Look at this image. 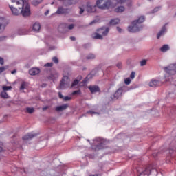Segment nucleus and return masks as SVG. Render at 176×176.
Masks as SVG:
<instances>
[{"instance_id": "1", "label": "nucleus", "mask_w": 176, "mask_h": 176, "mask_svg": "<svg viewBox=\"0 0 176 176\" xmlns=\"http://www.w3.org/2000/svg\"><path fill=\"white\" fill-rule=\"evenodd\" d=\"M14 6H9V8L14 16H19L21 13L23 17H28L31 15L30 4L26 0H11Z\"/></svg>"}, {"instance_id": "2", "label": "nucleus", "mask_w": 176, "mask_h": 176, "mask_svg": "<svg viewBox=\"0 0 176 176\" xmlns=\"http://www.w3.org/2000/svg\"><path fill=\"white\" fill-rule=\"evenodd\" d=\"M164 69L166 72L164 77L166 82H171V78H173L172 76L175 75L176 74V65H170L169 66L164 67Z\"/></svg>"}, {"instance_id": "3", "label": "nucleus", "mask_w": 176, "mask_h": 176, "mask_svg": "<svg viewBox=\"0 0 176 176\" xmlns=\"http://www.w3.org/2000/svg\"><path fill=\"white\" fill-rule=\"evenodd\" d=\"M95 144H98L97 145H93L92 149H94V151H101V149H104L106 148V145L109 144V141L101 139L100 138H97L94 140Z\"/></svg>"}, {"instance_id": "4", "label": "nucleus", "mask_w": 176, "mask_h": 176, "mask_svg": "<svg viewBox=\"0 0 176 176\" xmlns=\"http://www.w3.org/2000/svg\"><path fill=\"white\" fill-rule=\"evenodd\" d=\"M96 6L98 9L102 10H107L112 6V1L111 0H97Z\"/></svg>"}, {"instance_id": "5", "label": "nucleus", "mask_w": 176, "mask_h": 176, "mask_svg": "<svg viewBox=\"0 0 176 176\" xmlns=\"http://www.w3.org/2000/svg\"><path fill=\"white\" fill-rule=\"evenodd\" d=\"M143 28L142 25H138V23H134V21L132 23L131 26L128 27L129 32H138V31H141Z\"/></svg>"}, {"instance_id": "6", "label": "nucleus", "mask_w": 176, "mask_h": 176, "mask_svg": "<svg viewBox=\"0 0 176 176\" xmlns=\"http://www.w3.org/2000/svg\"><path fill=\"white\" fill-rule=\"evenodd\" d=\"M69 82H71V80H69V78L68 76H64L62 78V80L60 81V84L59 86V89H65L68 85H69Z\"/></svg>"}, {"instance_id": "7", "label": "nucleus", "mask_w": 176, "mask_h": 176, "mask_svg": "<svg viewBox=\"0 0 176 176\" xmlns=\"http://www.w3.org/2000/svg\"><path fill=\"white\" fill-rule=\"evenodd\" d=\"M69 13H71V8H64L63 6H59L55 14H68Z\"/></svg>"}, {"instance_id": "8", "label": "nucleus", "mask_w": 176, "mask_h": 176, "mask_svg": "<svg viewBox=\"0 0 176 176\" xmlns=\"http://www.w3.org/2000/svg\"><path fill=\"white\" fill-rule=\"evenodd\" d=\"M85 6V10L88 13H94L96 12V6H93L91 2H87Z\"/></svg>"}, {"instance_id": "9", "label": "nucleus", "mask_w": 176, "mask_h": 176, "mask_svg": "<svg viewBox=\"0 0 176 176\" xmlns=\"http://www.w3.org/2000/svg\"><path fill=\"white\" fill-rule=\"evenodd\" d=\"M126 90V86H122L120 87L114 94V98H120L122 97V94H123V91Z\"/></svg>"}, {"instance_id": "10", "label": "nucleus", "mask_w": 176, "mask_h": 176, "mask_svg": "<svg viewBox=\"0 0 176 176\" xmlns=\"http://www.w3.org/2000/svg\"><path fill=\"white\" fill-rule=\"evenodd\" d=\"M96 32H98L102 36H107L109 32V28H102L98 29Z\"/></svg>"}, {"instance_id": "11", "label": "nucleus", "mask_w": 176, "mask_h": 176, "mask_svg": "<svg viewBox=\"0 0 176 176\" xmlns=\"http://www.w3.org/2000/svg\"><path fill=\"white\" fill-rule=\"evenodd\" d=\"M76 3V0H63V5L66 8H68V6H72V5H75Z\"/></svg>"}, {"instance_id": "12", "label": "nucleus", "mask_w": 176, "mask_h": 176, "mask_svg": "<svg viewBox=\"0 0 176 176\" xmlns=\"http://www.w3.org/2000/svg\"><path fill=\"white\" fill-rule=\"evenodd\" d=\"M150 87H157L158 86H162L160 81L157 80H151L149 82Z\"/></svg>"}, {"instance_id": "13", "label": "nucleus", "mask_w": 176, "mask_h": 176, "mask_svg": "<svg viewBox=\"0 0 176 176\" xmlns=\"http://www.w3.org/2000/svg\"><path fill=\"white\" fill-rule=\"evenodd\" d=\"M58 31L61 33V34H65V32H67V24L65 23H62L60 25H59L58 28Z\"/></svg>"}, {"instance_id": "14", "label": "nucleus", "mask_w": 176, "mask_h": 176, "mask_svg": "<svg viewBox=\"0 0 176 176\" xmlns=\"http://www.w3.org/2000/svg\"><path fill=\"white\" fill-rule=\"evenodd\" d=\"M88 89L92 94L94 93H98V91H100V87L97 85H90L88 87Z\"/></svg>"}, {"instance_id": "15", "label": "nucleus", "mask_w": 176, "mask_h": 176, "mask_svg": "<svg viewBox=\"0 0 176 176\" xmlns=\"http://www.w3.org/2000/svg\"><path fill=\"white\" fill-rule=\"evenodd\" d=\"M38 135L36 133H28L25 136L23 137V140L24 141H30V140H32V138H35Z\"/></svg>"}, {"instance_id": "16", "label": "nucleus", "mask_w": 176, "mask_h": 176, "mask_svg": "<svg viewBox=\"0 0 176 176\" xmlns=\"http://www.w3.org/2000/svg\"><path fill=\"white\" fill-rule=\"evenodd\" d=\"M69 107V105H68V104L58 106L55 108V111L56 112H63V111H65V109H67V108H68Z\"/></svg>"}, {"instance_id": "17", "label": "nucleus", "mask_w": 176, "mask_h": 176, "mask_svg": "<svg viewBox=\"0 0 176 176\" xmlns=\"http://www.w3.org/2000/svg\"><path fill=\"white\" fill-rule=\"evenodd\" d=\"M39 72H41V69L39 68H32L29 70V74L30 75L32 76H35V75H38V74H39Z\"/></svg>"}, {"instance_id": "18", "label": "nucleus", "mask_w": 176, "mask_h": 176, "mask_svg": "<svg viewBox=\"0 0 176 176\" xmlns=\"http://www.w3.org/2000/svg\"><path fill=\"white\" fill-rule=\"evenodd\" d=\"M32 30H33V31H34V32H39V31L41 30V23H35L33 25Z\"/></svg>"}, {"instance_id": "19", "label": "nucleus", "mask_w": 176, "mask_h": 176, "mask_svg": "<svg viewBox=\"0 0 176 176\" xmlns=\"http://www.w3.org/2000/svg\"><path fill=\"white\" fill-rule=\"evenodd\" d=\"M125 10H126V8H124V6H120L117 7L114 10V12H116V13H123V12H124Z\"/></svg>"}, {"instance_id": "20", "label": "nucleus", "mask_w": 176, "mask_h": 176, "mask_svg": "<svg viewBox=\"0 0 176 176\" xmlns=\"http://www.w3.org/2000/svg\"><path fill=\"white\" fill-rule=\"evenodd\" d=\"M167 31V29H166V25L163 26L160 32L157 34V39L160 38V36H162V35H164V33Z\"/></svg>"}, {"instance_id": "21", "label": "nucleus", "mask_w": 176, "mask_h": 176, "mask_svg": "<svg viewBox=\"0 0 176 176\" xmlns=\"http://www.w3.org/2000/svg\"><path fill=\"white\" fill-rule=\"evenodd\" d=\"M144 21H145V16H144L139 17L138 20L133 21L134 24H135L136 23L138 25L141 24V23H144Z\"/></svg>"}, {"instance_id": "22", "label": "nucleus", "mask_w": 176, "mask_h": 176, "mask_svg": "<svg viewBox=\"0 0 176 176\" xmlns=\"http://www.w3.org/2000/svg\"><path fill=\"white\" fill-rule=\"evenodd\" d=\"M92 38L94 39H102V36L98 32H96L92 34Z\"/></svg>"}, {"instance_id": "23", "label": "nucleus", "mask_w": 176, "mask_h": 176, "mask_svg": "<svg viewBox=\"0 0 176 176\" xmlns=\"http://www.w3.org/2000/svg\"><path fill=\"white\" fill-rule=\"evenodd\" d=\"M161 52L163 53H166L167 50H170V46L168 45H164L161 48H160Z\"/></svg>"}, {"instance_id": "24", "label": "nucleus", "mask_w": 176, "mask_h": 176, "mask_svg": "<svg viewBox=\"0 0 176 176\" xmlns=\"http://www.w3.org/2000/svg\"><path fill=\"white\" fill-rule=\"evenodd\" d=\"M120 23V20L119 19H111L110 21L111 25H116V24H119Z\"/></svg>"}, {"instance_id": "25", "label": "nucleus", "mask_w": 176, "mask_h": 176, "mask_svg": "<svg viewBox=\"0 0 176 176\" xmlns=\"http://www.w3.org/2000/svg\"><path fill=\"white\" fill-rule=\"evenodd\" d=\"M43 2V0H32V5L33 6H38V5H40V3H42Z\"/></svg>"}, {"instance_id": "26", "label": "nucleus", "mask_w": 176, "mask_h": 176, "mask_svg": "<svg viewBox=\"0 0 176 176\" xmlns=\"http://www.w3.org/2000/svg\"><path fill=\"white\" fill-rule=\"evenodd\" d=\"M79 11L78 13L79 14H83L85 13V9L86 10V7L85 6H80L78 7Z\"/></svg>"}, {"instance_id": "27", "label": "nucleus", "mask_w": 176, "mask_h": 176, "mask_svg": "<svg viewBox=\"0 0 176 176\" xmlns=\"http://www.w3.org/2000/svg\"><path fill=\"white\" fill-rule=\"evenodd\" d=\"M26 112H28V113H34L35 112V109H34V107H27Z\"/></svg>"}, {"instance_id": "28", "label": "nucleus", "mask_w": 176, "mask_h": 176, "mask_svg": "<svg viewBox=\"0 0 176 176\" xmlns=\"http://www.w3.org/2000/svg\"><path fill=\"white\" fill-rule=\"evenodd\" d=\"M0 96L2 97V98H9V95H8V93H6L5 91H2Z\"/></svg>"}, {"instance_id": "29", "label": "nucleus", "mask_w": 176, "mask_h": 176, "mask_svg": "<svg viewBox=\"0 0 176 176\" xmlns=\"http://www.w3.org/2000/svg\"><path fill=\"white\" fill-rule=\"evenodd\" d=\"M96 58V55L94 54H89L87 56V60H94Z\"/></svg>"}, {"instance_id": "30", "label": "nucleus", "mask_w": 176, "mask_h": 176, "mask_svg": "<svg viewBox=\"0 0 176 176\" xmlns=\"http://www.w3.org/2000/svg\"><path fill=\"white\" fill-rule=\"evenodd\" d=\"M24 89H27V82H23L20 87V90H24Z\"/></svg>"}, {"instance_id": "31", "label": "nucleus", "mask_w": 176, "mask_h": 176, "mask_svg": "<svg viewBox=\"0 0 176 176\" xmlns=\"http://www.w3.org/2000/svg\"><path fill=\"white\" fill-rule=\"evenodd\" d=\"M125 3H126V6H128V8H131V6H133V0H126Z\"/></svg>"}, {"instance_id": "32", "label": "nucleus", "mask_w": 176, "mask_h": 176, "mask_svg": "<svg viewBox=\"0 0 176 176\" xmlns=\"http://www.w3.org/2000/svg\"><path fill=\"white\" fill-rule=\"evenodd\" d=\"M3 91H8V90H12V86H3Z\"/></svg>"}, {"instance_id": "33", "label": "nucleus", "mask_w": 176, "mask_h": 176, "mask_svg": "<svg viewBox=\"0 0 176 176\" xmlns=\"http://www.w3.org/2000/svg\"><path fill=\"white\" fill-rule=\"evenodd\" d=\"M79 83V80L76 79L73 81L72 84V87H75V86H77V85Z\"/></svg>"}, {"instance_id": "34", "label": "nucleus", "mask_w": 176, "mask_h": 176, "mask_svg": "<svg viewBox=\"0 0 176 176\" xmlns=\"http://www.w3.org/2000/svg\"><path fill=\"white\" fill-rule=\"evenodd\" d=\"M82 91H80V90H77V91H74L72 92V96H76V95H79L81 94Z\"/></svg>"}, {"instance_id": "35", "label": "nucleus", "mask_w": 176, "mask_h": 176, "mask_svg": "<svg viewBox=\"0 0 176 176\" xmlns=\"http://www.w3.org/2000/svg\"><path fill=\"white\" fill-rule=\"evenodd\" d=\"M117 3H119V5H123V3H126V1L127 0H116Z\"/></svg>"}, {"instance_id": "36", "label": "nucleus", "mask_w": 176, "mask_h": 176, "mask_svg": "<svg viewBox=\"0 0 176 176\" xmlns=\"http://www.w3.org/2000/svg\"><path fill=\"white\" fill-rule=\"evenodd\" d=\"M71 100H72V97H69V96H65L63 98V101H71Z\"/></svg>"}, {"instance_id": "37", "label": "nucleus", "mask_w": 176, "mask_h": 176, "mask_svg": "<svg viewBox=\"0 0 176 176\" xmlns=\"http://www.w3.org/2000/svg\"><path fill=\"white\" fill-rule=\"evenodd\" d=\"M131 82L130 78H127L124 80L125 85H129Z\"/></svg>"}, {"instance_id": "38", "label": "nucleus", "mask_w": 176, "mask_h": 176, "mask_svg": "<svg viewBox=\"0 0 176 176\" xmlns=\"http://www.w3.org/2000/svg\"><path fill=\"white\" fill-rule=\"evenodd\" d=\"M151 171H152V170H151V168H146V170L144 172V174L146 175V174H148V173H149V174H151Z\"/></svg>"}, {"instance_id": "39", "label": "nucleus", "mask_w": 176, "mask_h": 176, "mask_svg": "<svg viewBox=\"0 0 176 176\" xmlns=\"http://www.w3.org/2000/svg\"><path fill=\"white\" fill-rule=\"evenodd\" d=\"M7 38H8V36H0V42H3V41H6Z\"/></svg>"}, {"instance_id": "40", "label": "nucleus", "mask_w": 176, "mask_h": 176, "mask_svg": "<svg viewBox=\"0 0 176 176\" xmlns=\"http://www.w3.org/2000/svg\"><path fill=\"white\" fill-rule=\"evenodd\" d=\"M140 65H141V67H144V65H146V60H142L140 62Z\"/></svg>"}, {"instance_id": "41", "label": "nucleus", "mask_w": 176, "mask_h": 176, "mask_svg": "<svg viewBox=\"0 0 176 176\" xmlns=\"http://www.w3.org/2000/svg\"><path fill=\"white\" fill-rule=\"evenodd\" d=\"M52 61H54V63H55V64H58V58L57 57H53Z\"/></svg>"}, {"instance_id": "42", "label": "nucleus", "mask_w": 176, "mask_h": 176, "mask_svg": "<svg viewBox=\"0 0 176 176\" xmlns=\"http://www.w3.org/2000/svg\"><path fill=\"white\" fill-rule=\"evenodd\" d=\"M131 79H134L135 78V72H132L131 75H130Z\"/></svg>"}, {"instance_id": "43", "label": "nucleus", "mask_w": 176, "mask_h": 176, "mask_svg": "<svg viewBox=\"0 0 176 176\" xmlns=\"http://www.w3.org/2000/svg\"><path fill=\"white\" fill-rule=\"evenodd\" d=\"M74 27H75L74 24H71L69 26H67V30H74Z\"/></svg>"}, {"instance_id": "44", "label": "nucleus", "mask_w": 176, "mask_h": 176, "mask_svg": "<svg viewBox=\"0 0 176 176\" xmlns=\"http://www.w3.org/2000/svg\"><path fill=\"white\" fill-rule=\"evenodd\" d=\"M44 67H53V63H47L44 65Z\"/></svg>"}, {"instance_id": "45", "label": "nucleus", "mask_w": 176, "mask_h": 176, "mask_svg": "<svg viewBox=\"0 0 176 176\" xmlns=\"http://www.w3.org/2000/svg\"><path fill=\"white\" fill-rule=\"evenodd\" d=\"M3 64H5V60L2 57H0V65H3Z\"/></svg>"}, {"instance_id": "46", "label": "nucleus", "mask_w": 176, "mask_h": 176, "mask_svg": "<svg viewBox=\"0 0 176 176\" xmlns=\"http://www.w3.org/2000/svg\"><path fill=\"white\" fill-rule=\"evenodd\" d=\"M4 71H6V68L3 67H0V74H2Z\"/></svg>"}, {"instance_id": "47", "label": "nucleus", "mask_w": 176, "mask_h": 176, "mask_svg": "<svg viewBox=\"0 0 176 176\" xmlns=\"http://www.w3.org/2000/svg\"><path fill=\"white\" fill-rule=\"evenodd\" d=\"M58 97L59 98L64 100V96H63V94H61V92H58Z\"/></svg>"}, {"instance_id": "48", "label": "nucleus", "mask_w": 176, "mask_h": 176, "mask_svg": "<svg viewBox=\"0 0 176 176\" xmlns=\"http://www.w3.org/2000/svg\"><path fill=\"white\" fill-rule=\"evenodd\" d=\"M116 67L119 69L122 68V63L119 62L118 63H117Z\"/></svg>"}, {"instance_id": "49", "label": "nucleus", "mask_w": 176, "mask_h": 176, "mask_svg": "<svg viewBox=\"0 0 176 176\" xmlns=\"http://www.w3.org/2000/svg\"><path fill=\"white\" fill-rule=\"evenodd\" d=\"M117 31H118V32H122V31H123V30H122V28L117 27Z\"/></svg>"}, {"instance_id": "50", "label": "nucleus", "mask_w": 176, "mask_h": 176, "mask_svg": "<svg viewBox=\"0 0 176 176\" xmlns=\"http://www.w3.org/2000/svg\"><path fill=\"white\" fill-rule=\"evenodd\" d=\"M87 113H91V115H93V114H96L97 113H96L94 111H87Z\"/></svg>"}, {"instance_id": "51", "label": "nucleus", "mask_w": 176, "mask_h": 176, "mask_svg": "<svg viewBox=\"0 0 176 176\" xmlns=\"http://www.w3.org/2000/svg\"><path fill=\"white\" fill-rule=\"evenodd\" d=\"M47 109H49V107L48 106L43 107V111H47Z\"/></svg>"}, {"instance_id": "52", "label": "nucleus", "mask_w": 176, "mask_h": 176, "mask_svg": "<svg viewBox=\"0 0 176 176\" xmlns=\"http://www.w3.org/2000/svg\"><path fill=\"white\" fill-rule=\"evenodd\" d=\"M50 12V10H47L45 12V16H47V14H49Z\"/></svg>"}, {"instance_id": "53", "label": "nucleus", "mask_w": 176, "mask_h": 176, "mask_svg": "<svg viewBox=\"0 0 176 176\" xmlns=\"http://www.w3.org/2000/svg\"><path fill=\"white\" fill-rule=\"evenodd\" d=\"M70 39L71 41H76V38L74 36H71Z\"/></svg>"}, {"instance_id": "54", "label": "nucleus", "mask_w": 176, "mask_h": 176, "mask_svg": "<svg viewBox=\"0 0 176 176\" xmlns=\"http://www.w3.org/2000/svg\"><path fill=\"white\" fill-rule=\"evenodd\" d=\"M3 151V148L0 146V153H2Z\"/></svg>"}, {"instance_id": "55", "label": "nucleus", "mask_w": 176, "mask_h": 176, "mask_svg": "<svg viewBox=\"0 0 176 176\" xmlns=\"http://www.w3.org/2000/svg\"><path fill=\"white\" fill-rule=\"evenodd\" d=\"M91 75H93V72H91V73L89 75H88L87 78H90Z\"/></svg>"}, {"instance_id": "56", "label": "nucleus", "mask_w": 176, "mask_h": 176, "mask_svg": "<svg viewBox=\"0 0 176 176\" xmlns=\"http://www.w3.org/2000/svg\"><path fill=\"white\" fill-rule=\"evenodd\" d=\"M16 72H17V71H16V70H14V71H12V72H11V74H16Z\"/></svg>"}, {"instance_id": "57", "label": "nucleus", "mask_w": 176, "mask_h": 176, "mask_svg": "<svg viewBox=\"0 0 176 176\" xmlns=\"http://www.w3.org/2000/svg\"><path fill=\"white\" fill-rule=\"evenodd\" d=\"M153 156H154V157H155V156H157V153H153Z\"/></svg>"}, {"instance_id": "58", "label": "nucleus", "mask_w": 176, "mask_h": 176, "mask_svg": "<svg viewBox=\"0 0 176 176\" xmlns=\"http://www.w3.org/2000/svg\"><path fill=\"white\" fill-rule=\"evenodd\" d=\"M157 9H159V8H156L154 9V10H155V12H157Z\"/></svg>"}, {"instance_id": "59", "label": "nucleus", "mask_w": 176, "mask_h": 176, "mask_svg": "<svg viewBox=\"0 0 176 176\" xmlns=\"http://www.w3.org/2000/svg\"><path fill=\"white\" fill-rule=\"evenodd\" d=\"M89 176H98V175H91Z\"/></svg>"}, {"instance_id": "60", "label": "nucleus", "mask_w": 176, "mask_h": 176, "mask_svg": "<svg viewBox=\"0 0 176 176\" xmlns=\"http://www.w3.org/2000/svg\"><path fill=\"white\" fill-rule=\"evenodd\" d=\"M2 23H0V30H1V28H2Z\"/></svg>"}, {"instance_id": "61", "label": "nucleus", "mask_w": 176, "mask_h": 176, "mask_svg": "<svg viewBox=\"0 0 176 176\" xmlns=\"http://www.w3.org/2000/svg\"><path fill=\"white\" fill-rule=\"evenodd\" d=\"M82 82L83 83H86V80H84Z\"/></svg>"}, {"instance_id": "62", "label": "nucleus", "mask_w": 176, "mask_h": 176, "mask_svg": "<svg viewBox=\"0 0 176 176\" xmlns=\"http://www.w3.org/2000/svg\"><path fill=\"white\" fill-rule=\"evenodd\" d=\"M51 5H54V2H52V3H51Z\"/></svg>"}, {"instance_id": "63", "label": "nucleus", "mask_w": 176, "mask_h": 176, "mask_svg": "<svg viewBox=\"0 0 176 176\" xmlns=\"http://www.w3.org/2000/svg\"><path fill=\"white\" fill-rule=\"evenodd\" d=\"M3 30H5V26H3Z\"/></svg>"}, {"instance_id": "64", "label": "nucleus", "mask_w": 176, "mask_h": 176, "mask_svg": "<svg viewBox=\"0 0 176 176\" xmlns=\"http://www.w3.org/2000/svg\"><path fill=\"white\" fill-rule=\"evenodd\" d=\"M175 132H173V134H174Z\"/></svg>"}]
</instances>
